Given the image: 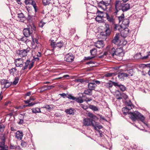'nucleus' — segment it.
Instances as JSON below:
<instances>
[{
  "instance_id": "1",
  "label": "nucleus",
  "mask_w": 150,
  "mask_h": 150,
  "mask_svg": "<svg viewBox=\"0 0 150 150\" xmlns=\"http://www.w3.org/2000/svg\"><path fill=\"white\" fill-rule=\"evenodd\" d=\"M112 25L108 23H105L104 28V30L100 33V37L103 40H105L107 36H109L112 30Z\"/></svg>"
},
{
  "instance_id": "2",
  "label": "nucleus",
  "mask_w": 150,
  "mask_h": 150,
  "mask_svg": "<svg viewBox=\"0 0 150 150\" xmlns=\"http://www.w3.org/2000/svg\"><path fill=\"white\" fill-rule=\"evenodd\" d=\"M130 118L133 121L139 120L142 122L145 119L143 115L139 112L136 111L133 113H130Z\"/></svg>"
},
{
  "instance_id": "3",
  "label": "nucleus",
  "mask_w": 150,
  "mask_h": 150,
  "mask_svg": "<svg viewBox=\"0 0 150 150\" xmlns=\"http://www.w3.org/2000/svg\"><path fill=\"white\" fill-rule=\"evenodd\" d=\"M35 25L33 24H32L31 25L28 26V28L23 30V34L25 37H28L32 33L33 30H35Z\"/></svg>"
},
{
  "instance_id": "4",
  "label": "nucleus",
  "mask_w": 150,
  "mask_h": 150,
  "mask_svg": "<svg viewBox=\"0 0 150 150\" xmlns=\"http://www.w3.org/2000/svg\"><path fill=\"white\" fill-rule=\"evenodd\" d=\"M30 50V48L28 47L26 49H20L16 51V53L21 57H24L27 55L28 53Z\"/></svg>"
},
{
  "instance_id": "5",
  "label": "nucleus",
  "mask_w": 150,
  "mask_h": 150,
  "mask_svg": "<svg viewBox=\"0 0 150 150\" xmlns=\"http://www.w3.org/2000/svg\"><path fill=\"white\" fill-rule=\"evenodd\" d=\"M111 0H102L98 4V6L100 8L104 10H105L107 9V6L110 4Z\"/></svg>"
},
{
  "instance_id": "6",
  "label": "nucleus",
  "mask_w": 150,
  "mask_h": 150,
  "mask_svg": "<svg viewBox=\"0 0 150 150\" xmlns=\"http://www.w3.org/2000/svg\"><path fill=\"white\" fill-rule=\"evenodd\" d=\"M64 43L62 41H60L59 42H56L54 40H52L51 41L50 45L51 47L53 48V50L56 48L60 49L63 47Z\"/></svg>"
},
{
  "instance_id": "7",
  "label": "nucleus",
  "mask_w": 150,
  "mask_h": 150,
  "mask_svg": "<svg viewBox=\"0 0 150 150\" xmlns=\"http://www.w3.org/2000/svg\"><path fill=\"white\" fill-rule=\"evenodd\" d=\"M123 3L122 1L119 0H117L115 1L114 4L115 11V13L116 14L120 10H121Z\"/></svg>"
},
{
  "instance_id": "8",
  "label": "nucleus",
  "mask_w": 150,
  "mask_h": 150,
  "mask_svg": "<svg viewBox=\"0 0 150 150\" xmlns=\"http://www.w3.org/2000/svg\"><path fill=\"white\" fill-rule=\"evenodd\" d=\"M105 17L106 18L107 21L110 23L112 24V25L115 24V17L114 15L105 12Z\"/></svg>"
},
{
  "instance_id": "9",
  "label": "nucleus",
  "mask_w": 150,
  "mask_h": 150,
  "mask_svg": "<svg viewBox=\"0 0 150 150\" xmlns=\"http://www.w3.org/2000/svg\"><path fill=\"white\" fill-rule=\"evenodd\" d=\"M1 142H0V150H6L8 148L7 146L5 145V138L4 135H3L0 137Z\"/></svg>"
},
{
  "instance_id": "10",
  "label": "nucleus",
  "mask_w": 150,
  "mask_h": 150,
  "mask_svg": "<svg viewBox=\"0 0 150 150\" xmlns=\"http://www.w3.org/2000/svg\"><path fill=\"white\" fill-rule=\"evenodd\" d=\"M1 85H4L3 88H7L9 87L12 84V82L7 79H1L0 81Z\"/></svg>"
},
{
  "instance_id": "11",
  "label": "nucleus",
  "mask_w": 150,
  "mask_h": 150,
  "mask_svg": "<svg viewBox=\"0 0 150 150\" xmlns=\"http://www.w3.org/2000/svg\"><path fill=\"white\" fill-rule=\"evenodd\" d=\"M130 33L129 30L127 27H124V28L122 29L120 31L121 36L125 38L129 35Z\"/></svg>"
},
{
  "instance_id": "12",
  "label": "nucleus",
  "mask_w": 150,
  "mask_h": 150,
  "mask_svg": "<svg viewBox=\"0 0 150 150\" xmlns=\"http://www.w3.org/2000/svg\"><path fill=\"white\" fill-rule=\"evenodd\" d=\"M93 120L92 119L85 118L83 120V123L85 126H90L91 125L95 129L96 127L93 123Z\"/></svg>"
},
{
  "instance_id": "13",
  "label": "nucleus",
  "mask_w": 150,
  "mask_h": 150,
  "mask_svg": "<svg viewBox=\"0 0 150 150\" xmlns=\"http://www.w3.org/2000/svg\"><path fill=\"white\" fill-rule=\"evenodd\" d=\"M34 62H31L29 60H27L25 62V66L22 68V70H24L27 69L28 66L29 69H30L33 67Z\"/></svg>"
},
{
  "instance_id": "14",
  "label": "nucleus",
  "mask_w": 150,
  "mask_h": 150,
  "mask_svg": "<svg viewBox=\"0 0 150 150\" xmlns=\"http://www.w3.org/2000/svg\"><path fill=\"white\" fill-rule=\"evenodd\" d=\"M105 13L104 12L98 10L96 12L97 16L95 18L96 21L99 22L100 20L99 19H100V20H101L104 17V16L105 14Z\"/></svg>"
},
{
  "instance_id": "15",
  "label": "nucleus",
  "mask_w": 150,
  "mask_h": 150,
  "mask_svg": "<svg viewBox=\"0 0 150 150\" xmlns=\"http://www.w3.org/2000/svg\"><path fill=\"white\" fill-rule=\"evenodd\" d=\"M31 47L32 49L34 50H38V49L41 50V45L40 44H38L36 45L35 42L34 38H32V41L31 44Z\"/></svg>"
},
{
  "instance_id": "16",
  "label": "nucleus",
  "mask_w": 150,
  "mask_h": 150,
  "mask_svg": "<svg viewBox=\"0 0 150 150\" xmlns=\"http://www.w3.org/2000/svg\"><path fill=\"white\" fill-rule=\"evenodd\" d=\"M24 63L23 60L22 58H18L15 60V64L17 67H22Z\"/></svg>"
},
{
  "instance_id": "17",
  "label": "nucleus",
  "mask_w": 150,
  "mask_h": 150,
  "mask_svg": "<svg viewBox=\"0 0 150 150\" xmlns=\"http://www.w3.org/2000/svg\"><path fill=\"white\" fill-rule=\"evenodd\" d=\"M74 59V57L71 54H68L66 55L64 60L67 62H71L73 61Z\"/></svg>"
},
{
  "instance_id": "18",
  "label": "nucleus",
  "mask_w": 150,
  "mask_h": 150,
  "mask_svg": "<svg viewBox=\"0 0 150 150\" xmlns=\"http://www.w3.org/2000/svg\"><path fill=\"white\" fill-rule=\"evenodd\" d=\"M94 45L98 48H103L104 46L103 40H98L94 43Z\"/></svg>"
},
{
  "instance_id": "19",
  "label": "nucleus",
  "mask_w": 150,
  "mask_h": 150,
  "mask_svg": "<svg viewBox=\"0 0 150 150\" xmlns=\"http://www.w3.org/2000/svg\"><path fill=\"white\" fill-rule=\"evenodd\" d=\"M17 16L18 19L19 21L24 22L26 20V18L23 13H18Z\"/></svg>"
},
{
  "instance_id": "20",
  "label": "nucleus",
  "mask_w": 150,
  "mask_h": 150,
  "mask_svg": "<svg viewBox=\"0 0 150 150\" xmlns=\"http://www.w3.org/2000/svg\"><path fill=\"white\" fill-rule=\"evenodd\" d=\"M121 9L123 12L129 10L130 8L129 4L126 3L124 4L123 3Z\"/></svg>"
},
{
  "instance_id": "21",
  "label": "nucleus",
  "mask_w": 150,
  "mask_h": 150,
  "mask_svg": "<svg viewBox=\"0 0 150 150\" xmlns=\"http://www.w3.org/2000/svg\"><path fill=\"white\" fill-rule=\"evenodd\" d=\"M120 35L119 33L116 34L115 36L112 40V43L117 45H118V42L119 41V38Z\"/></svg>"
},
{
  "instance_id": "22",
  "label": "nucleus",
  "mask_w": 150,
  "mask_h": 150,
  "mask_svg": "<svg viewBox=\"0 0 150 150\" xmlns=\"http://www.w3.org/2000/svg\"><path fill=\"white\" fill-rule=\"evenodd\" d=\"M23 136V132L21 131H18L16 132V137L18 140H21Z\"/></svg>"
},
{
  "instance_id": "23",
  "label": "nucleus",
  "mask_w": 150,
  "mask_h": 150,
  "mask_svg": "<svg viewBox=\"0 0 150 150\" xmlns=\"http://www.w3.org/2000/svg\"><path fill=\"white\" fill-rule=\"evenodd\" d=\"M114 86L115 87H119L120 90L122 91H125L126 89V88L123 85L119 84L118 83H113Z\"/></svg>"
},
{
  "instance_id": "24",
  "label": "nucleus",
  "mask_w": 150,
  "mask_h": 150,
  "mask_svg": "<svg viewBox=\"0 0 150 150\" xmlns=\"http://www.w3.org/2000/svg\"><path fill=\"white\" fill-rule=\"evenodd\" d=\"M129 21V19L127 18H125L122 22V25L123 27H127L128 26Z\"/></svg>"
},
{
  "instance_id": "25",
  "label": "nucleus",
  "mask_w": 150,
  "mask_h": 150,
  "mask_svg": "<svg viewBox=\"0 0 150 150\" xmlns=\"http://www.w3.org/2000/svg\"><path fill=\"white\" fill-rule=\"evenodd\" d=\"M96 86V85H95L93 81H92L91 82L89 83L88 84V87L89 89L91 90H94Z\"/></svg>"
},
{
  "instance_id": "26",
  "label": "nucleus",
  "mask_w": 150,
  "mask_h": 150,
  "mask_svg": "<svg viewBox=\"0 0 150 150\" xmlns=\"http://www.w3.org/2000/svg\"><path fill=\"white\" fill-rule=\"evenodd\" d=\"M113 25L114 26V29L115 30H118L119 31H121V30L124 28V27H123L122 25H120L117 24H116L115 23V24H113Z\"/></svg>"
},
{
  "instance_id": "27",
  "label": "nucleus",
  "mask_w": 150,
  "mask_h": 150,
  "mask_svg": "<svg viewBox=\"0 0 150 150\" xmlns=\"http://www.w3.org/2000/svg\"><path fill=\"white\" fill-rule=\"evenodd\" d=\"M123 54V50L121 48L116 49L115 55L118 56H121Z\"/></svg>"
},
{
  "instance_id": "28",
  "label": "nucleus",
  "mask_w": 150,
  "mask_h": 150,
  "mask_svg": "<svg viewBox=\"0 0 150 150\" xmlns=\"http://www.w3.org/2000/svg\"><path fill=\"white\" fill-rule=\"evenodd\" d=\"M113 83L115 82L110 80L108 83H105V86L107 88H111L112 87L113 85H114Z\"/></svg>"
},
{
  "instance_id": "29",
  "label": "nucleus",
  "mask_w": 150,
  "mask_h": 150,
  "mask_svg": "<svg viewBox=\"0 0 150 150\" xmlns=\"http://www.w3.org/2000/svg\"><path fill=\"white\" fill-rule=\"evenodd\" d=\"M118 77L119 79H124L125 78L127 77V74L125 73H119Z\"/></svg>"
},
{
  "instance_id": "30",
  "label": "nucleus",
  "mask_w": 150,
  "mask_h": 150,
  "mask_svg": "<svg viewBox=\"0 0 150 150\" xmlns=\"http://www.w3.org/2000/svg\"><path fill=\"white\" fill-rule=\"evenodd\" d=\"M126 106L125 107L130 109V110L132 109L133 105L131 101L129 100L128 101H126L125 103Z\"/></svg>"
},
{
  "instance_id": "31",
  "label": "nucleus",
  "mask_w": 150,
  "mask_h": 150,
  "mask_svg": "<svg viewBox=\"0 0 150 150\" xmlns=\"http://www.w3.org/2000/svg\"><path fill=\"white\" fill-rule=\"evenodd\" d=\"M97 52V50L95 48H92L90 50V53L91 54V55L93 57L94 56V57H95L96 55V54Z\"/></svg>"
},
{
  "instance_id": "32",
  "label": "nucleus",
  "mask_w": 150,
  "mask_h": 150,
  "mask_svg": "<svg viewBox=\"0 0 150 150\" xmlns=\"http://www.w3.org/2000/svg\"><path fill=\"white\" fill-rule=\"evenodd\" d=\"M74 109L73 108H71L69 109H67L66 110V112L70 115H74Z\"/></svg>"
},
{
  "instance_id": "33",
  "label": "nucleus",
  "mask_w": 150,
  "mask_h": 150,
  "mask_svg": "<svg viewBox=\"0 0 150 150\" xmlns=\"http://www.w3.org/2000/svg\"><path fill=\"white\" fill-rule=\"evenodd\" d=\"M130 109L129 108L125 107L122 108V111L124 114L126 115L128 113Z\"/></svg>"
},
{
  "instance_id": "34",
  "label": "nucleus",
  "mask_w": 150,
  "mask_h": 150,
  "mask_svg": "<svg viewBox=\"0 0 150 150\" xmlns=\"http://www.w3.org/2000/svg\"><path fill=\"white\" fill-rule=\"evenodd\" d=\"M32 112L33 113H37L41 112L40 108H33L32 109Z\"/></svg>"
},
{
  "instance_id": "35",
  "label": "nucleus",
  "mask_w": 150,
  "mask_h": 150,
  "mask_svg": "<svg viewBox=\"0 0 150 150\" xmlns=\"http://www.w3.org/2000/svg\"><path fill=\"white\" fill-rule=\"evenodd\" d=\"M42 1L43 5L46 6L51 3V0H42Z\"/></svg>"
},
{
  "instance_id": "36",
  "label": "nucleus",
  "mask_w": 150,
  "mask_h": 150,
  "mask_svg": "<svg viewBox=\"0 0 150 150\" xmlns=\"http://www.w3.org/2000/svg\"><path fill=\"white\" fill-rule=\"evenodd\" d=\"M92 91L90 89H87L84 91V93L89 95H92Z\"/></svg>"
},
{
  "instance_id": "37",
  "label": "nucleus",
  "mask_w": 150,
  "mask_h": 150,
  "mask_svg": "<svg viewBox=\"0 0 150 150\" xmlns=\"http://www.w3.org/2000/svg\"><path fill=\"white\" fill-rule=\"evenodd\" d=\"M133 70L132 69L127 70L126 74H127V77L129 76H132L133 75Z\"/></svg>"
},
{
  "instance_id": "38",
  "label": "nucleus",
  "mask_w": 150,
  "mask_h": 150,
  "mask_svg": "<svg viewBox=\"0 0 150 150\" xmlns=\"http://www.w3.org/2000/svg\"><path fill=\"white\" fill-rule=\"evenodd\" d=\"M89 108L94 111H97L98 109L97 107L93 105H91L89 106Z\"/></svg>"
},
{
  "instance_id": "39",
  "label": "nucleus",
  "mask_w": 150,
  "mask_h": 150,
  "mask_svg": "<svg viewBox=\"0 0 150 150\" xmlns=\"http://www.w3.org/2000/svg\"><path fill=\"white\" fill-rule=\"evenodd\" d=\"M108 54V52H103L101 54L99 55L98 57L100 58H103L105 56H106Z\"/></svg>"
},
{
  "instance_id": "40",
  "label": "nucleus",
  "mask_w": 150,
  "mask_h": 150,
  "mask_svg": "<svg viewBox=\"0 0 150 150\" xmlns=\"http://www.w3.org/2000/svg\"><path fill=\"white\" fill-rule=\"evenodd\" d=\"M51 88V87L50 86H48V87L47 86H44L42 87H41V91H43L45 90H46L48 89H50Z\"/></svg>"
},
{
  "instance_id": "41",
  "label": "nucleus",
  "mask_w": 150,
  "mask_h": 150,
  "mask_svg": "<svg viewBox=\"0 0 150 150\" xmlns=\"http://www.w3.org/2000/svg\"><path fill=\"white\" fill-rule=\"evenodd\" d=\"M19 78L18 77H16L14 79V81L13 82L12 84L13 85H16L18 82Z\"/></svg>"
},
{
  "instance_id": "42",
  "label": "nucleus",
  "mask_w": 150,
  "mask_h": 150,
  "mask_svg": "<svg viewBox=\"0 0 150 150\" xmlns=\"http://www.w3.org/2000/svg\"><path fill=\"white\" fill-rule=\"evenodd\" d=\"M118 19L119 20V22H120L122 21L124 18V13H122L120 16L118 17Z\"/></svg>"
},
{
  "instance_id": "43",
  "label": "nucleus",
  "mask_w": 150,
  "mask_h": 150,
  "mask_svg": "<svg viewBox=\"0 0 150 150\" xmlns=\"http://www.w3.org/2000/svg\"><path fill=\"white\" fill-rule=\"evenodd\" d=\"M116 50V49H115L114 47L112 48L110 50V53L112 56L115 55Z\"/></svg>"
},
{
  "instance_id": "44",
  "label": "nucleus",
  "mask_w": 150,
  "mask_h": 150,
  "mask_svg": "<svg viewBox=\"0 0 150 150\" xmlns=\"http://www.w3.org/2000/svg\"><path fill=\"white\" fill-rule=\"evenodd\" d=\"M45 24V23L43 22V21H41L39 23L38 26L39 27L42 28Z\"/></svg>"
},
{
  "instance_id": "45",
  "label": "nucleus",
  "mask_w": 150,
  "mask_h": 150,
  "mask_svg": "<svg viewBox=\"0 0 150 150\" xmlns=\"http://www.w3.org/2000/svg\"><path fill=\"white\" fill-rule=\"evenodd\" d=\"M67 98L70 100H75L76 99V97H74L71 94H68Z\"/></svg>"
},
{
  "instance_id": "46",
  "label": "nucleus",
  "mask_w": 150,
  "mask_h": 150,
  "mask_svg": "<svg viewBox=\"0 0 150 150\" xmlns=\"http://www.w3.org/2000/svg\"><path fill=\"white\" fill-rule=\"evenodd\" d=\"M17 71L16 69L15 68H13L10 70V72L11 74H13L15 72H16Z\"/></svg>"
},
{
  "instance_id": "47",
  "label": "nucleus",
  "mask_w": 150,
  "mask_h": 150,
  "mask_svg": "<svg viewBox=\"0 0 150 150\" xmlns=\"http://www.w3.org/2000/svg\"><path fill=\"white\" fill-rule=\"evenodd\" d=\"M75 100L77 102L79 103H82L83 101V100L81 98H76Z\"/></svg>"
},
{
  "instance_id": "48",
  "label": "nucleus",
  "mask_w": 150,
  "mask_h": 150,
  "mask_svg": "<svg viewBox=\"0 0 150 150\" xmlns=\"http://www.w3.org/2000/svg\"><path fill=\"white\" fill-rule=\"evenodd\" d=\"M17 147V146L16 145H14L13 144H10V148L11 149H16Z\"/></svg>"
},
{
  "instance_id": "49",
  "label": "nucleus",
  "mask_w": 150,
  "mask_h": 150,
  "mask_svg": "<svg viewBox=\"0 0 150 150\" xmlns=\"http://www.w3.org/2000/svg\"><path fill=\"white\" fill-rule=\"evenodd\" d=\"M21 145L22 147H25L26 146L27 143L23 141L22 140L21 141Z\"/></svg>"
},
{
  "instance_id": "50",
  "label": "nucleus",
  "mask_w": 150,
  "mask_h": 150,
  "mask_svg": "<svg viewBox=\"0 0 150 150\" xmlns=\"http://www.w3.org/2000/svg\"><path fill=\"white\" fill-rule=\"evenodd\" d=\"M116 97L118 99H122V95L120 93L117 94L116 96Z\"/></svg>"
},
{
  "instance_id": "51",
  "label": "nucleus",
  "mask_w": 150,
  "mask_h": 150,
  "mask_svg": "<svg viewBox=\"0 0 150 150\" xmlns=\"http://www.w3.org/2000/svg\"><path fill=\"white\" fill-rule=\"evenodd\" d=\"M42 108H46L48 110H50L51 109V107H50L49 105H47L43 106Z\"/></svg>"
},
{
  "instance_id": "52",
  "label": "nucleus",
  "mask_w": 150,
  "mask_h": 150,
  "mask_svg": "<svg viewBox=\"0 0 150 150\" xmlns=\"http://www.w3.org/2000/svg\"><path fill=\"white\" fill-rule=\"evenodd\" d=\"M113 74L112 73H108L105 74V76L107 77H110L112 76Z\"/></svg>"
},
{
  "instance_id": "53",
  "label": "nucleus",
  "mask_w": 150,
  "mask_h": 150,
  "mask_svg": "<svg viewBox=\"0 0 150 150\" xmlns=\"http://www.w3.org/2000/svg\"><path fill=\"white\" fill-rule=\"evenodd\" d=\"M33 59L34 61H38L40 59L39 57L35 55L33 56Z\"/></svg>"
},
{
  "instance_id": "54",
  "label": "nucleus",
  "mask_w": 150,
  "mask_h": 150,
  "mask_svg": "<svg viewBox=\"0 0 150 150\" xmlns=\"http://www.w3.org/2000/svg\"><path fill=\"white\" fill-rule=\"evenodd\" d=\"M5 127L4 125L2 124H0V130L1 131H3Z\"/></svg>"
},
{
  "instance_id": "55",
  "label": "nucleus",
  "mask_w": 150,
  "mask_h": 150,
  "mask_svg": "<svg viewBox=\"0 0 150 150\" xmlns=\"http://www.w3.org/2000/svg\"><path fill=\"white\" fill-rule=\"evenodd\" d=\"M26 37L25 36V37H23L22 38H21V40L22 41L24 42H28L27 40L26 39Z\"/></svg>"
},
{
  "instance_id": "56",
  "label": "nucleus",
  "mask_w": 150,
  "mask_h": 150,
  "mask_svg": "<svg viewBox=\"0 0 150 150\" xmlns=\"http://www.w3.org/2000/svg\"><path fill=\"white\" fill-rule=\"evenodd\" d=\"M94 57H94L92 56L91 57H85V59H86L87 60H89L92 59Z\"/></svg>"
},
{
  "instance_id": "57",
  "label": "nucleus",
  "mask_w": 150,
  "mask_h": 150,
  "mask_svg": "<svg viewBox=\"0 0 150 150\" xmlns=\"http://www.w3.org/2000/svg\"><path fill=\"white\" fill-rule=\"evenodd\" d=\"M40 50L38 49V50H36V51H37V52H38V54L36 55L38 57H41V54L40 53V51H39V50Z\"/></svg>"
},
{
  "instance_id": "58",
  "label": "nucleus",
  "mask_w": 150,
  "mask_h": 150,
  "mask_svg": "<svg viewBox=\"0 0 150 150\" xmlns=\"http://www.w3.org/2000/svg\"><path fill=\"white\" fill-rule=\"evenodd\" d=\"M76 82H80L81 83H82V82H83L84 80L82 79H78L76 80Z\"/></svg>"
},
{
  "instance_id": "59",
  "label": "nucleus",
  "mask_w": 150,
  "mask_h": 150,
  "mask_svg": "<svg viewBox=\"0 0 150 150\" xmlns=\"http://www.w3.org/2000/svg\"><path fill=\"white\" fill-rule=\"evenodd\" d=\"M76 32V30L74 29H72L70 30V33L71 35L74 34Z\"/></svg>"
},
{
  "instance_id": "60",
  "label": "nucleus",
  "mask_w": 150,
  "mask_h": 150,
  "mask_svg": "<svg viewBox=\"0 0 150 150\" xmlns=\"http://www.w3.org/2000/svg\"><path fill=\"white\" fill-rule=\"evenodd\" d=\"M88 116L92 118H93L95 116V115L93 114L90 112L88 113Z\"/></svg>"
},
{
  "instance_id": "61",
  "label": "nucleus",
  "mask_w": 150,
  "mask_h": 150,
  "mask_svg": "<svg viewBox=\"0 0 150 150\" xmlns=\"http://www.w3.org/2000/svg\"><path fill=\"white\" fill-rule=\"evenodd\" d=\"M93 82L95 85H96V84H99L100 83V81L98 80H93Z\"/></svg>"
},
{
  "instance_id": "62",
  "label": "nucleus",
  "mask_w": 150,
  "mask_h": 150,
  "mask_svg": "<svg viewBox=\"0 0 150 150\" xmlns=\"http://www.w3.org/2000/svg\"><path fill=\"white\" fill-rule=\"evenodd\" d=\"M31 1V0H25V3L26 5L30 4Z\"/></svg>"
},
{
  "instance_id": "63",
  "label": "nucleus",
  "mask_w": 150,
  "mask_h": 150,
  "mask_svg": "<svg viewBox=\"0 0 150 150\" xmlns=\"http://www.w3.org/2000/svg\"><path fill=\"white\" fill-rule=\"evenodd\" d=\"M149 57V55H148V54L146 56H144V57H141L140 58V59H146L147 58H148V57Z\"/></svg>"
},
{
  "instance_id": "64",
  "label": "nucleus",
  "mask_w": 150,
  "mask_h": 150,
  "mask_svg": "<svg viewBox=\"0 0 150 150\" xmlns=\"http://www.w3.org/2000/svg\"><path fill=\"white\" fill-rule=\"evenodd\" d=\"M127 43V41L126 40H124L123 41L122 43L121 44V45L122 46H124L126 45Z\"/></svg>"
}]
</instances>
